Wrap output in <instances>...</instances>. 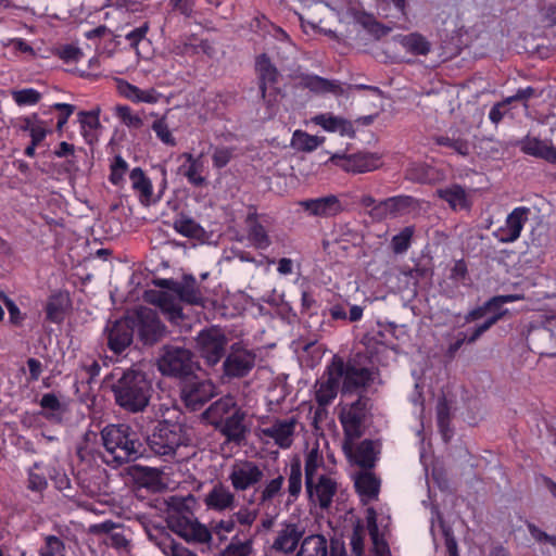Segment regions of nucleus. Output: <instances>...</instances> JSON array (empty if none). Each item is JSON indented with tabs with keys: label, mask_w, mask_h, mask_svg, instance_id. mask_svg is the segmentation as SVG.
I'll return each mask as SVG.
<instances>
[{
	"label": "nucleus",
	"mask_w": 556,
	"mask_h": 556,
	"mask_svg": "<svg viewBox=\"0 0 556 556\" xmlns=\"http://www.w3.org/2000/svg\"><path fill=\"white\" fill-rule=\"evenodd\" d=\"M128 169L127 162L122 156H116L111 165L110 181L114 186H122L125 181L124 177Z\"/></svg>",
	"instance_id": "nucleus-57"
},
{
	"label": "nucleus",
	"mask_w": 556,
	"mask_h": 556,
	"mask_svg": "<svg viewBox=\"0 0 556 556\" xmlns=\"http://www.w3.org/2000/svg\"><path fill=\"white\" fill-rule=\"evenodd\" d=\"M235 150L228 147H217L212 154V162L215 168H223L228 165L233 156Z\"/></svg>",
	"instance_id": "nucleus-61"
},
{
	"label": "nucleus",
	"mask_w": 556,
	"mask_h": 556,
	"mask_svg": "<svg viewBox=\"0 0 556 556\" xmlns=\"http://www.w3.org/2000/svg\"><path fill=\"white\" fill-rule=\"evenodd\" d=\"M157 139L165 146L175 147L177 141L174 137L165 117L155 119L151 125Z\"/></svg>",
	"instance_id": "nucleus-49"
},
{
	"label": "nucleus",
	"mask_w": 556,
	"mask_h": 556,
	"mask_svg": "<svg viewBox=\"0 0 556 556\" xmlns=\"http://www.w3.org/2000/svg\"><path fill=\"white\" fill-rule=\"evenodd\" d=\"M300 205L312 216L331 217L342 212L343 206L337 195L330 194L300 202Z\"/></svg>",
	"instance_id": "nucleus-22"
},
{
	"label": "nucleus",
	"mask_w": 556,
	"mask_h": 556,
	"mask_svg": "<svg viewBox=\"0 0 556 556\" xmlns=\"http://www.w3.org/2000/svg\"><path fill=\"white\" fill-rule=\"evenodd\" d=\"M176 293L181 301L189 304H200L203 300L202 294L197 287L195 279L192 277L186 278L182 283L178 285Z\"/></svg>",
	"instance_id": "nucleus-45"
},
{
	"label": "nucleus",
	"mask_w": 556,
	"mask_h": 556,
	"mask_svg": "<svg viewBox=\"0 0 556 556\" xmlns=\"http://www.w3.org/2000/svg\"><path fill=\"white\" fill-rule=\"evenodd\" d=\"M81 131L84 136L94 131L99 126V111L97 112H80L78 114Z\"/></svg>",
	"instance_id": "nucleus-60"
},
{
	"label": "nucleus",
	"mask_w": 556,
	"mask_h": 556,
	"mask_svg": "<svg viewBox=\"0 0 556 556\" xmlns=\"http://www.w3.org/2000/svg\"><path fill=\"white\" fill-rule=\"evenodd\" d=\"M264 478L262 466L253 460L237 459L230 467L228 480L236 491L255 488Z\"/></svg>",
	"instance_id": "nucleus-10"
},
{
	"label": "nucleus",
	"mask_w": 556,
	"mask_h": 556,
	"mask_svg": "<svg viewBox=\"0 0 556 556\" xmlns=\"http://www.w3.org/2000/svg\"><path fill=\"white\" fill-rule=\"evenodd\" d=\"M159 368L164 375L187 378L192 375L194 362L192 353L180 346H166L159 361Z\"/></svg>",
	"instance_id": "nucleus-7"
},
{
	"label": "nucleus",
	"mask_w": 556,
	"mask_h": 556,
	"mask_svg": "<svg viewBox=\"0 0 556 556\" xmlns=\"http://www.w3.org/2000/svg\"><path fill=\"white\" fill-rule=\"evenodd\" d=\"M160 307L173 323H178L182 317L180 303L172 300L167 294H163L160 298Z\"/></svg>",
	"instance_id": "nucleus-53"
},
{
	"label": "nucleus",
	"mask_w": 556,
	"mask_h": 556,
	"mask_svg": "<svg viewBox=\"0 0 556 556\" xmlns=\"http://www.w3.org/2000/svg\"><path fill=\"white\" fill-rule=\"evenodd\" d=\"M254 552V535L251 531H237L220 556H251Z\"/></svg>",
	"instance_id": "nucleus-29"
},
{
	"label": "nucleus",
	"mask_w": 556,
	"mask_h": 556,
	"mask_svg": "<svg viewBox=\"0 0 556 556\" xmlns=\"http://www.w3.org/2000/svg\"><path fill=\"white\" fill-rule=\"evenodd\" d=\"M174 228L186 237H195L200 230V226L192 218L186 216L177 218L174 223Z\"/></svg>",
	"instance_id": "nucleus-59"
},
{
	"label": "nucleus",
	"mask_w": 556,
	"mask_h": 556,
	"mask_svg": "<svg viewBox=\"0 0 556 556\" xmlns=\"http://www.w3.org/2000/svg\"><path fill=\"white\" fill-rule=\"evenodd\" d=\"M134 326L144 344H153L165 334V326L159 319L157 313L149 307L137 309Z\"/></svg>",
	"instance_id": "nucleus-15"
},
{
	"label": "nucleus",
	"mask_w": 556,
	"mask_h": 556,
	"mask_svg": "<svg viewBox=\"0 0 556 556\" xmlns=\"http://www.w3.org/2000/svg\"><path fill=\"white\" fill-rule=\"evenodd\" d=\"M149 539L162 551L166 556H197L186 547L174 542V540L164 532L157 531L156 534L148 532Z\"/></svg>",
	"instance_id": "nucleus-33"
},
{
	"label": "nucleus",
	"mask_w": 556,
	"mask_h": 556,
	"mask_svg": "<svg viewBox=\"0 0 556 556\" xmlns=\"http://www.w3.org/2000/svg\"><path fill=\"white\" fill-rule=\"evenodd\" d=\"M304 528L295 522H282L275 532L271 549L279 554H292L304 535Z\"/></svg>",
	"instance_id": "nucleus-17"
},
{
	"label": "nucleus",
	"mask_w": 556,
	"mask_h": 556,
	"mask_svg": "<svg viewBox=\"0 0 556 556\" xmlns=\"http://www.w3.org/2000/svg\"><path fill=\"white\" fill-rule=\"evenodd\" d=\"M414 231L415 229L413 226H407L403 228L397 235H395L392 238V250L397 254L406 252L410 245Z\"/></svg>",
	"instance_id": "nucleus-52"
},
{
	"label": "nucleus",
	"mask_w": 556,
	"mask_h": 556,
	"mask_svg": "<svg viewBox=\"0 0 556 556\" xmlns=\"http://www.w3.org/2000/svg\"><path fill=\"white\" fill-rule=\"evenodd\" d=\"M255 68L260 78V91L262 98L265 99L267 85L276 83L278 72L265 54L257 56Z\"/></svg>",
	"instance_id": "nucleus-35"
},
{
	"label": "nucleus",
	"mask_w": 556,
	"mask_h": 556,
	"mask_svg": "<svg viewBox=\"0 0 556 556\" xmlns=\"http://www.w3.org/2000/svg\"><path fill=\"white\" fill-rule=\"evenodd\" d=\"M522 299H523V296L520 294H507V295L493 296L485 303V305L483 307H478V308L469 312L466 316V321L469 323V321L480 319L481 317L484 316L485 311L497 309L503 304L513 303V302H516V301H519Z\"/></svg>",
	"instance_id": "nucleus-39"
},
{
	"label": "nucleus",
	"mask_w": 556,
	"mask_h": 556,
	"mask_svg": "<svg viewBox=\"0 0 556 556\" xmlns=\"http://www.w3.org/2000/svg\"><path fill=\"white\" fill-rule=\"evenodd\" d=\"M331 160L349 173L362 174L376 170L381 166V159L377 153L359 152L351 155H333Z\"/></svg>",
	"instance_id": "nucleus-18"
},
{
	"label": "nucleus",
	"mask_w": 556,
	"mask_h": 556,
	"mask_svg": "<svg viewBox=\"0 0 556 556\" xmlns=\"http://www.w3.org/2000/svg\"><path fill=\"white\" fill-rule=\"evenodd\" d=\"M101 437L108 463L123 464L136 460L142 454V443L126 425H109L101 431Z\"/></svg>",
	"instance_id": "nucleus-3"
},
{
	"label": "nucleus",
	"mask_w": 556,
	"mask_h": 556,
	"mask_svg": "<svg viewBox=\"0 0 556 556\" xmlns=\"http://www.w3.org/2000/svg\"><path fill=\"white\" fill-rule=\"evenodd\" d=\"M296 426L298 419L295 417L275 418L270 422H262L258 435L261 439L266 440V442L271 440L278 447L287 450L294 441Z\"/></svg>",
	"instance_id": "nucleus-9"
},
{
	"label": "nucleus",
	"mask_w": 556,
	"mask_h": 556,
	"mask_svg": "<svg viewBox=\"0 0 556 556\" xmlns=\"http://www.w3.org/2000/svg\"><path fill=\"white\" fill-rule=\"evenodd\" d=\"M116 88L122 97L134 103L153 104L160 99V94L155 89H140L124 79H116Z\"/></svg>",
	"instance_id": "nucleus-26"
},
{
	"label": "nucleus",
	"mask_w": 556,
	"mask_h": 556,
	"mask_svg": "<svg viewBox=\"0 0 556 556\" xmlns=\"http://www.w3.org/2000/svg\"><path fill=\"white\" fill-rule=\"evenodd\" d=\"M204 504L208 509L224 511L232 509L235 494L224 484H215L204 496Z\"/></svg>",
	"instance_id": "nucleus-27"
},
{
	"label": "nucleus",
	"mask_w": 556,
	"mask_h": 556,
	"mask_svg": "<svg viewBox=\"0 0 556 556\" xmlns=\"http://www.w3.org/2000/svg\"><path fill=\"white\" fill-rule=\"evenodd\" d=\"M40 406L42 408L40 415L43 416L46 419L56 424L62 421L64 409L55 394H43L40 400Z\"/></svg>",
	"instance_id": "nucleus-40"
},
{
	"label": "nucleus",
	"mask_w": 556,
	"mask_h": 556,
	"mask_svg": "<svg viewBox=\"0 0 556 556\" xmlns=\"http://www.w3.org/2000/svg\"><path fill=\"white\" fill-rule=\"evenodd\" d=\"M12 98L20 106L34 105L39 102L41 94L34 88H26L12 91Z\"/></svg>",
	"instance_id": "nucleus-56"
},
{
	"label": "nucleus",
	"mask_w": 556,
	"mask_h": 556,
	"mask_svg": "<svg viewBox=\"0 0 556 556\" xmlns=\"http://www.w3.org/2000/svg\"><path fill=\"white\" fill-rule=\"evenodd\" d=\"M129 179L131 187L138 194L140 202L144 205H149L153 195V187L151 180L146 176L140 167H136L130 172Z\"/></svg>",
	"instance_id": "nucleus-32"
},
{
	"label": "nucleus",
	"mask_w": 556,
	"mask_h": 556,
	"mask_svg": "<svg viewBox=\"0 0 556 556\" xmlns=\"http://www.w3.org/2000/svg\"><path fill=\"white\" fill-rule=\"evenodd\" d=\"M325 142V137L311 135L303 130H295L291 138V147L301 152H313Z\"/></svg>",
	"instance_id": "nucleus-41"
},
{
	"label": "nucleus",
	"mask_w": 556,
	"mask_h": 556,
	"mask_svg": "<svg viewBox=\"0 0 556 556\" xmlns=\"http://www.w3.org/2000/svg\"><path fill=\"white\" fill-rule=\"evenodd\" d=\"M327 540L323 535L314 534L303 539L296 556H327Z\"/></svg>",
	"instance_id": "nucleus-42"
},
{
	"label": "nucleus",
	"mask_w": 556,
	"mask_h": 556,
	"mask_svg": "<svg viewBox=\"0 0 556 556\" xmlns=\"http://www.w3.org/2000/svg\"><path fill=\"white\" fill-rule=\"evenodd\" d=\"M355 486L363 501L376 498L379 492V481L369 472L358 475L355 480Z\"/></svg>",
	"instance_id": "nucleus-44"
},
{
	"label": "nucleus",
	"mask_w": 556,
	"mask_h": 556,
	"mask_svg": "<svg viewBox=\"0 0 556 556\" xmlns=\"http://www.w3.org/2000/svg\"><path fill=\"white\" fill-rule=\"evenodd\" d=\"M134 329L127 319L116 320L108 332V345L116 354L122 353L132 341Z\"/></svg>",
	"instance_id": "nucleus-24"
},
{
	"label": "nucleus",
	"mask_w": 556,
	"mask_h": 556,
	"mask_svg": "<svg viewBox=\"0 0 556 556\" xmlns=\"http://www.w3.org/2000/svg\"><path fill=\"white\" fill-rule=\"evenodd\" d=\"M247 223V238L250 243L258 250H266L271 244V240L265 227L252 216L248 217Z\"/></svg>",
	"instance_id": "nucleus-36"
},
{
	"label": "nucleus",
	"mask_w": 556,
	"mask_h": 556,
	"mask_svg": "<svg viewBox=\"0 0 556 556\" xmlns=\"http://www.w3.org/2000/svg\"><path fill=\"white\" fill-rule=\"evenodd\" d=\"M197 350L208 365H216L225 354L228 340L218 327H210L200 331L195 338Z\"/></svg>",
	"instance_id": "nucleus-8"
},
{
	"label": "nucleus",
	"mask_w": 556,
	"mask_h": 556,
	"mask_svg": "<svg viewBox=\"0 0 556 556\" xmlns=\"http://www.w3.org/2000/svg\"><path fill=\"white\" fill-rule=\"evenodd\" d=\"M309 501L320 508H328L337 493V481L330 476L319 477L305 483Z\"/></svg>",
	"instance_id": "nucleus-19"
},
{
	"label": "nucleus",
	"mask_w": 556,
	"mask_h": 556,
	"mask_svg": "<svg viewBox=\"0 0 556 556\" xmlns=\"http://www.w3.org/2000/svg\"><path fill=\"white\" fill-rule=\"evenodd\" d=\"M189 439L184 427L177 422H160L148 438L150 450L160 456H173L181 445H187Z\"/></svg>",
	"instance_id": "nucleus-5"
},
{
	"label": "nucleus",
	"mask_w": 556,
	"mask_h": 556,
	"mask_svg": "<svg viewBox=\"0 0 556 556\" xmlns=\"http://www.w3.org/2000/svg\"><path fill=\"white\" fill-rule=\"evenodd\" d=\"M521 152L548 163L556 164V147L551 140L527 136L518 142Z\"/></svg>",
	"instance_id": "nucleus-23"
},
{
	"label": "nucleus",
	"mask_w": 556,
	"mask_h": 556,
	"mask_svg": "<svg viewBox=\"0 0 556 556\" xmlns=\"http://www.w3.org/2000/svg\"><path fill=\"white\" fill-rule=\"evenodd\" d=\"M448 278L455 287L458 285H465L467 278V266L463 260L454 262L450 269Z\"/></svg>",
	"instance_id": "nucleus-62"
},
{
	"label": "nucleus",
	"mask_w": 556,
	"mask_h": 556,
	"mask_svg": "<svg viewBox=\"0 0 556 556\" xmlns=\"http://www.w3.org/2000/svg\"><path fill=\"white\" fill-rule=\"evenodd\" d=\"M66 299L62 294H54L49 298L46 306L47 319L52 323H61L64 317Z\"/></svg>",
	"instance_id": "nucleus-46"
},
{
	"label": "nucleus",
	"mask_w": 556,
	"mask_h": 556,
	"mask_svg": "<svg viewBox=\"0 0 556 556\" xmlns=\"http://www.w3.org/2000/svg\"><path fill=\"white\" fill-rule=\"evenodd\" d=\"M283 477L278 476L271 480H269L261 491L260 498L262 502H269L275 498L278 494H280L283 485Z\"/></svg>",
	"instance_id": "nucleus-58"
},
{
	"label": "nucleus",
	"mask_w": 556,
	"mask_h": 556,
	"mask_svg": "<svg viewBox=\"0 0 556 556\" xmlns=\"http://www.w3.org/2000/svg\"><path fill=\"white\" fill-rule=\"evenodd\" d=\"M148 29V25L144 24L127 33L125 38L131 47L136 48L138 43L146 37Z\"/></svg>",
	"instance_id": "nucleus-64"
},
{
	"label": "nucleus",
	"mask_w": 556,
	"mask_h": 556,
	"mask_svg": "<svg viewBox=\"0 0 556 556\" xmlns=\"http://www.w3.org/2000/svg\"><path fill=\"white\" fill-rule=\"evenodd\" d=\"M331 366L334 377L338 378L340 383L342 381L344 392L364 388L372 379V372L368 368L352 359L344 363L341 358L333 357Z\"/></svg>",
	"instance_id": "nucleus-6"
},
{
	"label": "nucleus",
	"mask_w": 556,
	"mask_h": 556,
	"mask_svg": "<svg viewBox=\"0 0 556 556\" xmlns=\"http://www.w3.org/2000/svg\"><path fill=\"white\" fill-rule=\"evenodd\" d=\"M420 208V202L410 195H396L379 202L370 211L376 219L395 218L409 214H416Z\"/></svg>",
	"instance_id": "nucleus-13"
},
{
	"label": "nucleus",
	"mask_w": 556,
	"mask_h": 556,
	"mask_svg": "<svg viewBox=\"0 0 556 556\" xmlns=\"http://www.w3.org/2000/svg\"><path fill=\"white\" fill-rule=\"evenodd\" d=\"M504 313L505 312L497 313L494 316L488 318L482 324L475 327L469 334L459 333V338H457V340L450 345V353H455L466 341L468 343L475 342L481 334L489 330L503 316Z\"/></svg>",
	"instance_id": "nucleus-38"
},
{
	"label": "nucleus",
	"mask_w": 556,
	"mask_h": 556,
	"mask_svg": "<svg viewBox=\"0 0 556 556\" xmlns=\"http://www.w3.org/2000/svg\"><path fill=\"white\" fill-rule=\"evenodd\" d=\"M351 448H353V445ZM344 451L350 456H353L355 463L363 468H371L376 462V444L370 440L361 442L355 448L354 453H352V450Z\"/></svg>",
	"instance_id": "nucleus-37"
},
{
	"label": "nucleus",
	"mask_w": 556,
	"mask_h": 556,
	"mask_svg": "<svg viewBox=\"0 0 556 556\" xmlns=\"http://www.w3.org/2000/svg\"><path fill=\"white\" fill-rule=\"evenodd\" d=\"M178 160L181 162L179 173L187 178L189 184L194 187H201L205 184L206 165L203 153L194 155L190 152H184L179 155Z\"/></svg>",
	"instance_id": "nucleus-20"
},
{
	"label": "nucleus",
	"mask_w": 556,
	"mask_h": 556,
	"mask_svg": "<svg viewBox=\"0 0 556 556\" xmlns=\"http://www.w3.org/2000/svg\"><path fill=\"white\" fill-rule=\"evenodd\" d=\"M65 546L61 539L55 535H49L45 540V544L40 547V556H65Z\"/></svg>",
	"instance_id": "nucleus-55"
},
{
	"label": "nucleus",
	"mask_w": 556,
	"mask_h": 556,
	"mask_svg": "<svg viewBox=\"0 0 556 556\" xmlns=\"http://www.w3.org/2000/svg\"><path fill=\"white\" fill-rule=\"evenodd\" d=\"M302 84L305 88L316 93H332L340 96L344 92L342 85L338 80L327 79L317 75H307L303 77Z\"/></svg>",
	"instance_id": "nucleus-31"
},
{
	"label": "nucleus",
	"mask_w": 556,
	"mask_h": 556,
	"mask_svg": "<svg viewBox=\"0 0 556 556\" xmlns=\"http://www.w3.org/2000/svg\"><path fill=\"white\" fill-rule=\"evenodd\" d=\"M168 527L172 531L188 542L207 543L212 533L219 540L227 539V535L236 530V522L232 517L222 519L212 527V532L200 523L188 511H172L167 518Z\"/></svg>",
	"instance_id": "nucleus-2"
},
{
	"label": "nucleus",
	"mask_w": 556,
	"mask_h": 556,
	"mask_svg": "<svg viewBox=\"0 0 556 556\" xmlns=\"http://www.w3.org/2000/svg\"><path fill=\"white\" fill-rule=\"evenodd\" d=\"M214 391L215 386L210 380L190 375L182 380L181 400L188 408L197 410L214 395Z\"/></svg>",
	"instance_id": "nucleus-14"
},
{
	"label": "nucleus",
	"mask_w": 556,
	"mask_h": 556,
	"mask_svg": "<svg viewBox=\"0 0 556 556\" xmlns=\"http://www.w3.org/2000/svg\"><path fill=\"white\" fill-rule=\"evenodd\" d=\"M258 516V510L249 506H242L231 517L235 522L243 527L242 531H250L251 526L255 522ZM237 531H241L238 529Z\"/></svg>",
	"instance_id": "nucleus-51"
},
{
	"label": "nucleus",
	"mask_w": 556,
	"mask_h": 556,
	"mask_svg": "<svg viewBox=\"0 0 556 556\" xmlns=\"http://www.w3.org/2000/svg\"><path fill=\"white\" fill-rule=\"evenodd\" d=\"M311 122L327 132H336L341 137L354 138L356 128L354 122L332 113H320L311 118Z\"/></svg>",
	"instance_id": "nucleus-21"
},
{
	"label": "nucleus",
	"mask_w": 556,
	"mask_h": 556,
	"mask_svg": "<svg viewBox=\"0 0 556 556\" xmlns=\"http://www.w3.org/2000/svg\"><path fill=\"white\" fill-rule=\"evenodd\" d=\"M435 194L445 201L453 211L469 210L471 206L470 193L460 185L453 184L439 188Z\"/></svg>",
	"instance_id": "nucleus-25"
},
{
	"label": "nucleus",
	"mask_w": 556,
	"mask_h": 556,
	"mask_svg": "<svg viewBox=\"0 0 556 556\" xmlns=\"http://www.w3.org/2000/svg\"><path fill=\"white\" fill-rule=\"evenodd\" d=\"M434 141L439 146L447 147L460 155L469 154V142L463 138L448 136H438Z\"/></svg>",
	"instance_id": "nucleus-50"
},
{
	"label": "nucleus",
	"mask_w": 556,
	"mask_h": 556,
	"mask_svg": "<svg viewBox=\"0 0 556 556\" xmlns=\"http://www.w3.org/2000/svg\"><path fill=\"white\" fill-rule=\"evenodd\" d=\"M302 491V464L299 458H293L288 473V503L294 502Z\"/></svg>",
	"instance_id": "nucleus-43"
},
{
	"label": "nucleus",
	"mask_w": 556,
	"mask_h": 556,
	"mask_svg": "<svg viewBox=\"0 0 556 556\" xmlns=\"http://www.w3.org/2000/svg\"><path fill=\"white\" fill-rule=\"evenodd\" d=\"M255 354L240 343L232 344L223 363L224 377L233 379L248 376L255 365Z\"/></svg>",
	"instance_id": "nucleus-12"
},
{
	"label": "nucleus",
	"mask_w": 556,
	"mask_h": 556,
	"mask_svg": "<svg viewBox=\"0 0 556 556\" xmlns=\"http://www.w3.org/2000/svg\"><path fill=\"white\" fill-rule=\"evenodd\" d=\"M23 128L29 132L34 144L41 143L47 136L45 123L37 118H27Z\"/></svg>",
	"instance_id": "nucleus-54"
},
{
	"label": "nucleus",
	"mask_w": 556,
	"mask_h": 556,
	"mask_svg": "<svg viewBox=\"0 0 556 556\" xmlns=\"http://www.w3.org/2000/svg\"><path fill=\"white\" fill-rule=\"evenodd\" d=\"M152 387L146 375L138 370H128L113 387L116 403L132 413L143 410L151 397Z\"/></svg>",
	"instance_id": "nucleus-4"
},
{
	"label": "nucleus",
	"mask_w": 556,
	"mask_h": 556,
	"mask_svg": "<svg viewBox=\"0 0 556 556\" xmlns=\"http://www.w3.org/2000/svg\"><path fill=\"white\" fill-rule=\"evenodd\" d=\"M115 116L129 129L138 130L143 126L142 117L128 105H116Z\"/></svg>",
	"instance_id": "nucleus-47"
},
{
	"label": "nucleus",
	"mask_w": 556,
	"mask_h": 556,
	"mask_svg": "<svg viewBox=\"0 0 556 556\" xmlns=\"http://www.w3.org/2000/svg\"><path fill=\"white\" fill-rule=\"evenodd\" d=\"M328 475L323 453L318 446L311 448L305 456V483Z\"/></svg>",
	"instance_id": "nucleus-30"
},
{
	"label": "nucleus",
	"mask_w": 556,
	"mask_h": 556,
	"mask_svg": "<svg viewBox=\"0 0 556 556\" xmlns=\"http://www.w3.org/2000/svg\"><path fill=\"white\" fill-rule=\"evenodd\" d=\"M531 210L527 206L515 207L507 216L504 224L493 231V237L501 243L516 242L528 223Z\"/></svg>",
	"instance_id": "nucleus-16"
},
{
	"label": "nucleus",
	"mask_w": 556,
	"mask_h": 556,
	"mask_svg": "<svg viewBox=\"0 0 556 556\" xmlns=\"http://www.w3.org/2000/svg\"><path fill=\"white\" fill-rule=\"evenodd\" d=\"M204 418L219 429L228 442L240 445L245 441L248 433L244 424L245 412L237 405L233 396L226 395L212 403L204 412Z\"/></svg>",
	"instance_id": "nucleus-1"
},
{
	"label": "nucleus",
	"mask_w": 556,
	"mask_h": 556,
	"mask_svg": "<svg viewBox=\"0 0 556 556\" xmlns=\"http://www.w3.org/2000/svg\"><path fill=\"white\" fill-rule=\"evenodd\" d=\"M396 40L406 52L414 55H427L431 50V43L419 33L399 35Z\"/></svg>",
	"instance_id": "nucleus-34"
},
{
	"label": "nucleus",
	"mask_w": 556,
	"mask_h": 556,
	"mask_svg": "<svg viewBox=\"0 0 556 556\" xmlns=\"http://www.w3.org/2000/svg\"><path fill=\"white\" fill-rule=\"evenodd\" d=\"M48 486V481L41 466L35 463L28 470L27 489L33 492L41 493Z\"/></svg>",
	"instance_id": "nucleus-48"
},
{
	"label": "nucleus",
	"mask_w": 556,
	"mask_h": 556,
	"mask_svg": "<svg viewBox=\"0 0 556 556\" xmlns=\"http://www.w3.org/2000/svg\"><path fill=\"white\" fill-rule=\"evenodd\" d=\"M340 382L332 372V366L328 367L327 377L318 380L315 384V400L320 407L329 405L337 396Z\"/></svg>",
	"instance_id": "nucleus-28"
},
{
	"label": "nucleus",
	"mask_w": 556,
	"mask_h": 556,
	"mask_svg": "<svg viewBox=\"0 0 556 556\" xmlns=\"http://www.w3.org/2000/svg\"><path fill=\"white\" fill-rule=\"evenodd\" d=\"M0 300L3 302L4 306L7 307L9 315H10V321L14 325L21 324L23 320L22 313L18 308V306L14 303L13 300H11L3 291L0 290Z\"/></svg>",
	"instance_id": "nucleus-63"
},
{
	"label": "nucleus",
	"mask_w": 556,
	"mask_h": 556,
	"mask_svg": "<svg viewBox=\"0 0 556 556\" xmlns=\"http://www.w3.org/2000/svg\"><path fill=\"white\" fill-rule=\"evenodd\" d=\"M366 415V404L358 399L351 405H345L339 414L344 430L345 441L343 448L351 450L354 441L362 435V426Z\"/></svg>",
	"instance_id": "nucleus-11"
}]
</instances>
